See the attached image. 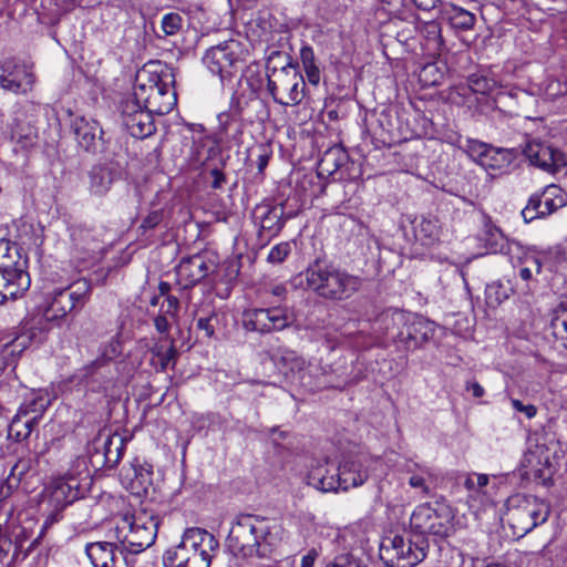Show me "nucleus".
Instances as JSON below:
<instances>
[{
  "label": "nucleus",
  "instance_id": "8",
  "mask_svg": "<svg viewBox=\"0 0 567 567\" xmlns=\"http://www.w3.org/2000/svg\"><path fill=\"white\" fill-rule=\"evenodd\" d=\"M370 458L358 454L342 460L333 474H326L322 467L309 473V484L322 492L348 491L362 485L369 477Z\"/></svg>",
  "mask_w": 567,
  "mask_h": 567
},
{
  "label": "nucleus",
  "instance_id": "21",
  "mask_svg": "<svg viewBox=\"0 0 567 567\" xmlns=\"http://www.w3.org/2000/svg\"><path fill=\"white\" fill-rule=\"evenodd\" d=\"M215 270V264L203 254L183 258L176 266L177 284L183 289L196 286Z\"/></svg>",
  "mask_w": 567,
  "mask_h": 567
},
{
  "label": "nucleus",
  "instance_id": "37",
  "mask_svg": "<svg viewBox=\"0 0 567 567\" xmlns=\"http://www.w3.org/2000/svg\"><path fill=\"white\" fill-rule=\"evenodd\" d=\"M485 243L493 254L512 255L514 249H520L517 243H509L498 229L489 230Z\"/></svg>",
  "mask_w": 567,
  "mask_h": 567
},
{
  "label": "nucleus",
  "instance_id": "46",
  "mask_svg": "<svg viewBox=\"0 0 567 567\" xmlns=\"http://www.w3.org/2000/svg\"><path fill=\"white\" fill-rule=\"evenodd\" d=\"M33 463L31 457L20 458L11 468L8 477L9 486L18 484L24 475L29 474L33 470Z\"/></svg>",
  "mask_w": 567,
  "mask_h": 567
},
{
  "label": "nucleus",
  "instance_id": "9",
  "mask_svg": "<svg viewBox=\"0 0 567 567\" xmlns=\"http://www.w3.org/2000/svg\"><path fill=\"white\" fill-rule=\"evenodd\" d=\"M506 506V522L518 538L546 523L550 515V505L534 495L515 494Z\"/></svg>",
  "mask_w": 567,
  "mask_h": 567
},
{
  "label": "nucleus",
  "instance_id": "27",
  "mask_svg": "<svg viewBox=\"0 0 567 567\" xmlns=\"http://www.w3.org/2000/svg\"><path fill=\"white\" fill-rule=\"evenodd\" d=\"M72 128L78 144L86 152H95L96 141L103 138V130L99 122L85 117H76Z\"/></svg>",
  "mask_w": 567,
  "mask_h": 567
},
{
  "label": "nucleus",
  "instance_id": "39",
  "mask_svg": "<svg viewBox=\"0 0 567 567\" xmlns=\"http://www.w3.org/2000/svg\"><path fill=\"white\" fill-rule=\"evenodd\" d=\"M511 163V154L503 148H495L491 145L484 157L481 166L486 169L501 171L507 167Z\"/></svg>",
  "mask_w": 567,
  "mask_h": 567
},
{
  "label": "nucleus",
  "instance_id": "19",
  "mask_svg": "<svg viewBox=\"0 0 567 567\" xmlns=\"http://www.w3.org/2000/svg\"><path fill=\"white\" fill-rule=\"evenodd\" d=\"M153 113L144 109L132 96L122 104V122L126 131L135 138H145L155 132Z\"/></svg>",
  "mask_w": 567,
  "mask_h": 567
},
{
  "label": "nucleus",
  "instance_id": "49",
  "mask_svg": "<svg viewBox=\"0 0 567 567\" xmlns=\"http://www.w3.org/2000/svg\"><path fill=\"white\" fill-rule=\"evenodd\" d=\"M290 252H291L290 244L287 241H284V243L275 245L270 249L267 260L270 264H281L282 261H285V259L289 256Z\"/></svg>",
  "mask_w": 567,
  "mask_h": 567
},
{
  "label": "nucleus",
  "instance_id": "51",
  "mask_svg": "<svg viewBox=\"0 0 567 567\" xmlns=\"http://www.w3.org/2000/svg\"><path fill=\"white\" fill-rule=\"evenodd\" d=\"M178 309L179 301L175 296H167L165 302L161 306V312L168 315L171 318H175L177 316Z\"/></svg>",
  "mask_w": 567,
  "mask_h": 567
},
{
  "label": "nucleus",
  "instance_id": "3",
  "mask_svg": "<svg viewBox=\"0 0 567 567\" xmlns=\"http://www.w3.org/2000/svg\"><path fill=\"white\" fill-rule=\"evenodd\" d=\"M279 539V526L274 519L239 514L231 525L227 546L236 557L267 558L272 554Z\"/></svg>",
  "mask_w": 567,
  "mask_h": 567
},
{
  "label": "nucleus",
  "instance_id": "41",
  "mask_svg": "<svg viewBox=\"0 0 567 567\" xmlns=\"http://www.w3.org/2000/svg\"><path fill=\"white\" fill-rule=\"evenodd\" d=\"M442 29L439 22L427 21L421 27V34L432 45L433 50H440L443 45Z\"/></svg>",
  "mask_w": 567,
  "mask_h": 567
},
{
  "label": "nucleus",
  "instance_id": "47",
  "mask_svg": "<svg viewBox=\"0 0 567 567\" xmlns=\"http://www.w3.org/2000/svg\"><path fill=\"white\" fill-rule=\"evenodd\" d=\"M183 25V17L177 12L164 14L161 22V29L165 37L177 34Z\"/></svg>",
  "mask_w": 567,
  "mask_h": 567
},
{
  "label": "nucleus",
  "instance_id": "22",
  "mask_svg": "<svg viewBox=\"0 0 567 567\" xmlns=\"http://www.w3.org/2000/svg\"><path fill=\"white\" fill-rule=\"evenodd\" d=\"M403 330L395 334L406 350L417 349L429 342L435 333V323L422 316L409 312Z\"/></svg>",
  "mask_w": 567,
  "mask_h": 567
},
{
  "label": "nucleus",
  "instance_id": "55",
  "mask_svg": "<svg viewBox=\"0 0 567 567\" xmlns=\"http://www.w3.org/2000/svg\"><path fill=\"white\" fill-rule=\"evenodd\" d=\"M306 76L310 84L317 85L320 82V69L317 64L303 68Z\"/></svg>",
  "mask_w": 567,
  "mask_h": 567
},
{
  "label": "nucleus",
  "instance_id": "48",
  "mask_svg": "<svg viewBox=\"0 0 567 567\" xmlns=\"http://www.w3.org/2000/svg\"><path fill=\"white\" fill-rule=\"evenodd\" d=\"M431 472L426 467H419V473H412L409 478V485L412 488L420 489L423 496L430 494V487L427 485V477H431Z\"/></svg>",
  "mask_w": 567,
  "mask_h": 567
},
{
  "label": "nucleus",
  "instance_id": "43",
  "mask_svg": "<svg viewBox=\"0 0 567 567\" xmlns=\"http://www.w3.org/2000/svg\"><path fill=\"white\" fill-rule=\"evenodd\" d=\"M508 297V288H506L502 282L494 281L486 286L485 298L489 307L499 306Z\"/></svg>",
  "mask_w": 567,
  "mask_h": 567
},
{
  "label": "nucleus",
  "instance_id": "40",
  "mask_svg": "<svg viewBox=\"0 0 567 567\" xmlns=\"http://www.w3.org/2000/svg\"><path fill=\"white\" fill-rule=\"evenodd\" d=\"M152 354L153 360L157 359L154 364L158 365L161 371H165L171 362L175 361L177 350L173 341H171L168 346H165L163 342H157L152 348Z\"/></svg>",
  "mask_w": 567,
  "mask_h": 567
},
{
  "label": "nucleus",
  "instance_id": "20",
  "mask_svg": "<svg viewBox=\"0 0 567 567\" xmlns=\"http://www.w3.org/2000/svg\"><path fill=\"white\" fill-rule=\"evenodd\" d=\"M523 153L532 165L548 173L554 174L567 165L565 153L543 142H527Z\"/></svg>",
  "mask_w": 567,
  "mask_h": 567
},
{
  "label": "nucleus",
  "instance_id": "52",
  "mask_svg": "<svg viewBox=\"0 0 567 567\" xmlns=\"http://www.w3.org/2000/svg\"><path fill=\"white\" fill-rule=\"evenodd\" d=\"M518 260L523 266L532 267V271L539 274L542 271L540 260L533 254L525 252L522 257L518 256Z\"/></svg>",
  "mask_w": 567,
  "mask_h": 567
},
{
  "label": "nucleus",
  "instance_id": "5",
  "mask_svg": "<svg viewBox=\"0 0 567 567\" xmlns=\"http://www.w3.org/2000/svg\"><path fill=\"white\" fill-rule=\"evenodd\" d=\"M219 548L216 537L204 528L189 527L178 545L169 547L163 556L164 567H210Z\"/></svg>",
  "mask_w": 567,
  "mask_h": 567
},
{
  "label": "nucleus",
  "instance_id": "26",
  "mask_svg": "<svg viewBox=\"0 0 567 567\" xmlns=\"http://www.w3.org/2000/svg\"><path fill=\"white\" fill-rule=\"evenodd\" d=\"M123 477L128 481V488L132 493L146 494L153 485V466L135 458L131 466L124 470Z\"/></svg>",
  "mask_w": 567,
  "mask_h": 567
},
{
  "label": "nucleus",
  "instance_id": "45",
  "mask_svg": "<svg viewBox=\"0 0 567 567\" xmlns=\"http://www.w3.org/2000/svg\"><path fill=\"white\" fill-rule=\"evenodd\" d=\"M491 145L478 140L466 138L461 148L477 164H482Z\"/></svg>",
  "mask_w": 567,
  "mask_h": 567
},
{
  "label": "nucleus",
  "instance_id": "53",
  "mask_svg": "<svg viewBox=\"0 0 567 567\" xmlns=\"http://www.w3.org/2000/svg\"><path fill=\"white\" fill-rule=\"evenodd\" d=\"M511 403L517 412L524 413L528 419L534 417L537 413V409L533 404H524L517 399H512Z\"/></svg>",
  "mask_w": 567,
  "mask_h": 567
},
{
  "label": "nucleus",
  "instance_id": "35",
  "mask_svg": "<svg viewBox=\"0 0 567 567\" xmlns=\"http://www.w3.org/2000/svg\"><path fill=\"white\" fill-rule=\"evenodd\" d=\"M550 327L554 337L567 348V300L554 309Z\"/></svg>",
  "mask_w": 567,
  "mask_h": 567
},
{
  "label": "nucleus",
  "instance_id": "11",
  "mask_svg": "<svg viewBox=\"0 0 567 567\" xmlns=\"http://www.w3.org/2000/svg\"><path fill=\"white\" fill-rule=\"evenodd\" d=\"M429 547L427 538L406 539L396 534L382 539L380 557L389 567H414L424 560Z\"/></svg>",
  "mask_w": 567,
  "mask_h": 567
},
{
  "label": "nucleus",
  "instance_id": "14",
  "mask_svg": "<svg viewBox=\"0 0 567 567\" xmlns=\"http://www.w3.org/2000/svg\"><path fill=\"white\" fill-rule=\"evenodd\" d=\"M245 52L240 41L229 39L206 50L202 60L208 71L224 82L237 74L244 62Z\"/></svg>",
  "mask_w": 567,
  "mask_h": 567
},
{
  "label": "nucleus",
  "instance_id": "29",
  "mask_svg": "<svg viewBox=\"0 0 567 567\" xmlns=\"http://www.w3.org/2000/svg\"><path fill=\"white\" fill-rule=\"evenodd\" d=\"M414 237L424 246H431L439 240L440 225L435 217L419 216L412 220Z\"/></svg>",
  "mask_w": 567,
  "mask_h": 567
},
{
  "label": "nucleus",
  "instance_id": "44",
  "mask_svg": "<svg viewBox=\"0 0 567 567\" xmlns=\"http://www.w3.org/2000/svg\"><path fill=\"white\" fill-rule=\"evenodd\" d=\"M467 84L471 91L477 94H488L496 86V81L481 73L468 76Z\"/></svg>",
  "mask_w": 567,
  "mask_h": 567
},
{
  "label": "nucleus",
  "instance_id": "64",
  "mask_svg": "<svg viewBox=\"0 0 567 567\" xmlns=\"http://www.w3.org/2000/svg\"><path fill=\"white\" fill-rule=\"evenodd\" d=\"M268 161L269 156L267 154H260L258 156L257 166L259 172H262L266 168V166L268 165Z\"/></svg>",
  "mask_w": 567,
  "mask_h": 567
},
{
  "label": "nucleus",
  "instance_id": "24",
  "mask_svg": "<svg viewBox=\"0 0 567 567\" xmlns=\"http://www.w3.org/2000/svg\"><path fill=\"white\" fill-rule=\"evenodd\" d=\"M470 507L480 509L492 501L489 477L486 474H467L463 483Z\"/></svg>",
  "mask_w": 567,
  "mask_h": 567
},
{
  "label": "nucleus",
  "instance_id": "60",
  "mask_svg": "<svg viewBox=\"0 0 567 567\" xmlns=\"http://www.w3.org/2000/svg\"><path fill=\"white\" fill-rule=\"evenodd\" d=\"M466 390L472 391V394L475 398H482L485 393L483 386L476 381L468 382L466 385Z\"/></svg>",
  "mask_w": 567,
  "mask_h": 567
},
{
  "label": "nucleus",
  "instance_id": "59",
  "mask_svg": "<svg viewBox=\"0 0 567 567\" xmlns=\"http://www.w3.org/2000/svg\"><path fill=\"white\" fill-rule=\"evenodd\" d=\"M413 2L420 10L430 11L436 7L439 0H413Z\"/></svg>",
  "mask_w": 567,
  "mask_h": 567
},
{
  "label": "nucleus",
  "instance_id": "63",
  "mask_svg": "<svg viewBox=\"0 0 567 567\" xmlns=\"http://www.w3.org/2000/svg\"><path fill=\"white\" fill-rule=\"evenodd\" d=\"M270 292L276 297L282 298L286 296L287 289L284 285H276L271 288Z\"/></svg>",
  "mask_w": 567,
  "mask_h": 567
},
{
  "label": "nucleus",
  "instance_id": "23",
  "mask_svg": "<svg viewBox=\"0 0 567 567\" xmlns=\"http://www.w3.org/2000/svg\"><path fill=\"white\" fill-rule=\"evenodd\" d=\"M80 378L94 392H106L113 384L111 358L101 355L80 370Z\"/></svg>",
  "mask_w": 567,
  "mask_h": 567
},
{
  "label": "nucleus",
  "instance_id": "12",
  "mask_svg": "<svg viewBox=\"0 0 567 567\" xmlns=\"http://www.w3.org/2000/svg\"><path fill=\"white\" fill-rule=\"evenodd\" d=\"M132 97L153 114L164 115L173 110L175 95L157 74L141 70Z\"/></svg>",
  "mask_w": 567,
  "mask_h": 567
},
{
  "label": "nucleus",
  "instance_id": "16",
  "mask_svg": "<svg viewBox=\"0 0 567 567\" xmlns=\"http://www.w3.org/2000/svg\"><path fill=\"white\" fill-rule=\"evenodd\" d=\"M295 321L293 312L288 307L249 308L241 315L245 330L261 334L281 331Z\"/></svg>",
  "mask_w": 567,
  "mask_h": 567
},
{
  "label": "nucleus",
  "instance_id": "4",
  "mask_svg": "<svg viewBox=\"0 0 567 567\" xmlns=\"http://www.w3.org/2000/svg\"><path fill=\"white\" fill-rule=\"evenodd\" d=\"M306 287L316 296L329 301H343L357 293L363 279L333 262L316 259L300 274Z\"/></svg>",
  "mask_w": 567,
  "mask_h": 567
},
{
  "label": "nucleus",
  "instance_id": "2",
  "mask_svg": "<svg viewBox=\"0 0 567 567\" xmlns=\"http://www.w3.org/2000/svg\"><path fill=\"white\" fill-rule=\"evenodd\" d=\"M91 284L85 279L78 280L63 289H55L51 293L50 302L42 316L32 317L22 327V332L10 343L6 344V351L10 354H19L25 350L32 341L42 340V334L50 329V323L65 318L72 310L82 308L91 295Z\"/></svg>",
  "mask_w": 567,
  "mask_h": 567
},
{
  "label": "nucleus",
  "instance_id": "7",
  "mask_svg": "<svg viewBox=\"0 0 567 567\" xmlns=\"http://www.w3.org/2000/svg\"><path fill=\"white\" fill-rule=\"evenodd\" d=\"M28 259L20 247L9 239H0V306L21 297L31 285Z\"/></svg>",
  "mask_w": 567,
  "mask_h": 567
},
{
  "label": "nucleus",
  "instance_id": "62",
  "mask_svg": "<svg viewBox=\"0 0 567 567\" xmlns=\"http://www.w3.org/2000/svg\"><path fill=\"white\" fill-rule=\"evenodd\" d=\"M519 277L525 280V281H528L532 279L533 277V271H532V267L529 266H523L520 269H519Z\"/></svg>",
  "mask_w": 567,
  "mask_h": 567
},
{
  "label": "nucleus",
  "instance_id": "10",
  "mask_svg": "<svg viewBox=\"0 0 567 567\" xmlns=\"http://www.w3.org/2000/svg\"><path fill=\"white\" fill-rule=\"evenodd\" d=\"M454 518L452 508L444 503L421 504L410 516V530L414 537L444 539L454 530Z\"/></svg>",
  "mask_w": 567,
  "mask_h": 567
},
{
  "label": "nucleus",
  "instance_id": "61",
  "mask_svg": "<svg viewBox=\"0 0 567 567\" xmlns=\"http://www.w3.org/2000/svg\"><path fill=\"white\" fill-rule=\"evenodd\" d=\"M11 547V540L0 534V558L7 556Z\"/></svg>",
  "mask_w": 567,
  "mask_h": 567
},
{
  "label": "nucleus",
  "instance_id": "13",
  "mask_svg": "<svg viewBox=\"0 0 567 567\" xmlns=\"http://www.w3.org/2000/svg\"><path fill=\"white\" fill-rule=\"evenodd\" d=\"M305 80L295 66L267 70V90L276 103L298 105L305 97Z\"/></svg>",
  "mask_w": 567,
  "mask_h": 567
},
{
  "label": "nucleus",
  "instance_id": "17",
  "mask_svg": "<svg viewBox=\"0 0 567 567\" xmlns=\"http://www.w3.org/2000/svg\"><path fill=\"white\" fill-rule=\"evenodd\" d=\"M567 204V193L558 185L550 184L540 192L533 194L522 210L526 223L536 218H545Z\"/></svg>",
  "mask_w": 567,
  "mask_h": 567
},
{
  "label": "nucleus",
  "instance_id": "31",
  "mask_svg": "<svg viewBox=\"0 0 567 567\" xmlns=\"http://www.w3.org/2000/svg\"><path fill=\"white\" fill-rule=\"evenodd\" d=\"M282 360L291 364V371H297L299 373V380L302 386L310 391L321 386V382L311 380L312 372L318 370L317 367L307 364L306 361L302 358L297 357L295 352H288L282 357Z\"/></svg>",
  "mask_w": 567,
  "mask_h": 567
},
{
  "label": "nucleus",
  "instance_id": "28",
  "mask_svg": "<svg viewBox=\"0 0 567 567\" xmlns=\"http://www.w3.org/2000/svg\"><path fill=\"white\" fill-rule=\"evenodd\" d=\"M349 156L344 148L334 145L328 148L318 162L319 177H329L348 163Z\"/></svg>",
  "mask_w": 567,
  "mask_h": 567
},
{
  "label": "nucleus",
  "instance_id": "6",
  "mask_svg": "<svg viewBox=\"0 0 567 567\" xmlns=\"http://www.w3.org/2000/svg\"><path fill=\"white\" fill-rule=\"evenodd\" d=\"M92 483L93 478L86 466V458L78 457L63 475L51 480L45 487V494L50 505L59 513L75 501L83 498ZM56 515H52V519H56Z\"/></svg>",
  "mask_w": 567,
  "mask_h": 567
},
{
  "label": "nucleus",
  "instance_id": "50",
  "mask_svg": "<svg viewBox=\"0 0 567 567\" xmlns=\"http://www.w3.org/2000/svg\"><path fill=\"white\" fill-rule=\"evenodd\" d=\"M162 220L163 212L153 210L142 220L140 228L143 229L144 231L154 229L156 226L161 224Z\"/></svg>",
  "mask_w": 567,
  "mask_h": 567
},
{
  "label": "nucleus",
  "instance_id": "18",
  "mask_svg": "<svg viewBox=\"0 0 567 567\" xmlns=\"http://www.w3.org/2000/svg\"><path fill=\"white\" fill-rule=\"evenodd\" d=\"M35 78L31 66L14 58L0 63V86L3 90L25 94L32 90Z\"/></svg>",
  "mask_w": 567,
  "mask_h": 567
},
{
  "label": "nucleus",
  "instance_id": "58",
  "mask_svg": "<svg viewBox=\"0 0 567 567\" xmlns=\"http://www.w3.org/2000/svg\"><path fill=\"white\" fill-rule=\"evenodd\" d=\"M210 175L213 176L212 187L215 189H218L223 186V184L226 182L225 175L221 171L214 168L210 172Z\"/></svg>",
  "mask_w": 567,
  "mask_h": 567
},
{
  "label": "nucleus",
  "instance_id": "1",
  "mask_svg": "<svg viewBox=\"0 0 567 567\" xmlns=\"http://www.w3.org/2000/svg\"><path fill=\"white\" fill-rule=\"evenodd\" d=\"M158 522L140 511L117 516L106 532V540L87 544L85 553L94 567H133L127 554H138L154 544Z\"/></svg>",
  "mask_w": 567,
  "mask_h": 567
},
{
  "label": "nucleus",
  "instance_id": "25",
  "mask_svg": "<svg viewBox=\"0 0 567 567\" xmlns=\"http://www.w3.org/2000/svg\"><path fill=\"white\" fill-rule=\"evenodd\" d=\"M409 312L399 309H385L380 312L373 323L372 328L375 333L388 336L394 342H399V330L404 329Z\"/></svg>",
  "mask_w": 567,
  "mask_h": 567
},
{
  "label": "nucleus",
  "instance_id": "32",
  "mask_svg": "<svg viewBox=\"0 0 567 567\" xmlns=\"http://www.w3.org/2000/svg\"><path fill=\"white\" fill-rule=\"evenodd\" d=\"M50 404L51 400L49 395L39 391L37 393H32L30 398L25 399L20 405L18 412H20L21 415L30 416L39 422Z\"/></svg>",
  "mask_w": 567,
  "mask_h": 567
},
{
  "label": "nucleus",
  "instance_id": "57",
  "mask_svg": "<svg viewBox=\"0 0 567 567\" xmlns=\"http://www.w3.org/2000/svg\"><path fill=\"white\" fill-rule=\"evenodd\" d=\"M319 557V551L316 548L308 550L301 558V567H313L316 559Z\"/></svg>",
  "mask_w": 567,
  "mask_h": 567
},
{
  "label": "nucleus",
  "instance_id": "30",
  "mask_svg": "<svg viewBox=\"0 0 567 567\" xmlns=\"http://www.w3.org/2000/svg\"><path fill=\"white\" fill-rule=\"evenodd\" d=\"M89 178L91 193L102 196L110 190L115 179V174L112 168L106 165H95L91 168Z\"/></svg>",
  "mask_w": 567,
  "mask_h": 567
},
{
  "label": "nucleus",
  "instance_id": "54",
  "mask_svg": "<svg viewBox=\"0 0 567 567\" xmlns=\"http://www.w3.org/2000/svg\"><path fill=\"white\" fill-rule=\"evenodd\" d=\"M300 60L302 68L317 64L313 49L310 45H303L300 49Z\"/></svg>",
  "mask_w": 567,
  "mask_h": 567
},
{
  "label": "nucleus",
  "instance_id": "42",
  "mask_svg": "<svg viewBox=\"0 0 567 567\" xmlns=\"http://www.w3.org/2000/svg\"><path fill=\"white\" fill-rule=\"evenodd\" d=\"M70 236L76 247L89 250L92 248L94 236L92 230L83 225H73L70 228Z\"/></svg>",
  "mask_w": 567,
  "mask_h": 567
},
{
  "label": "nucleus",
  "instance_id": "33",
  "mask_svg": "<svg viewBox=\"0 0 567 567\" xmlns=\"http://www.w3.org/2000/svg\"><path fill=\"white\" fill-rule=\"evenodd\" d=\"M225 326L226 315L215 310L207 316H200L196 321L197 329L203 331L207 338H217L224 332Z\"/></svg>",
  "mask_w": 567,
  "mask_h": 567
},
{
  "label": "nucleus",
  "instance_id": "36",
  "mask_svg": "<svg viewBox=\"0 0 567 567\" xmlns=\"http://www.w3.org/2000/svg\"><path fill=\"white\" fill-rule=\"evenodd\" d=\"M284 206H272L264 214L260 227L262 230L268 231L270 236H276L280 233L285 225Z\"/></svg>",
  "mask_w": 567,
  "mask_h": 567
},
{
  "label": "nucleus",
  "instance_id": "15",
  "mask_svg": "<svg viewBox=\"0 0 567 567\" xmlns=\"http://www.w3.org/2000/svg\"><path fill=\"white\" fill-rule=\"evenodd\" d=\"M124 447L125 441L122 435L102 430L87 444L86 463L89 462L94 471L112 470L121 461Z\"/></svg>",
  "mask_w": 567,
  "mask_h": 567
},
{
  "label": "nucleus",
  "instance_id": "56",
  "mask_svg": "<svg viewBox=\"0 0 567 567\" xmlns=\"http://www.w3.org/2000/svg\"><path fill=\"white\" fill-rule=\"evenodd\" d=\"M169 317L168 315H165L163 312H161L155 319H154V324H155V328L156 330L159 332V333H166L168 332L169 330V322H168V318Z\"/></svg>",
  "mask_w": 567,
  "mask_h": 567
},
{
  "label": "nucleus",
  "instance_id": "38",
  "mask_svg": "<svg viewBox=\"0 0 567 567\" xmlns=\"http://www.w3.org/2000/svg\"><path fill=\"white\" fill-rule=\"evenodd\" d=\"M449 20L452 28L461 31L472 30L476 23L474 13L457 6L451 7Z\"/></svg>",
  "mask_w": 567,
  "mask_h": 567
},
{
  "label": "nucleus",
  "instance_id": "34",
  "mask_svg": "<svg viewBox=\"0 0 567 567\" xmlns=\"http://www.w3.org/2000/svg\"><path fill=\"white\" fill-rule=\"evenodd\" d=\"M38 423L39 422L32 417L21 415L20 412H17L9 424L8 434L18 442L27 440Z\"/></svg>",
  "mask_w": 567,
  "mask_h": 567
}]
</instances>
